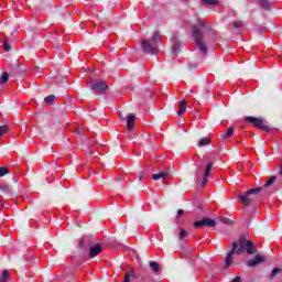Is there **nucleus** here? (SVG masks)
<instances>
[{
    "mask_svg": "<svg viewBox=\"0 0 282 282\" xmlns=\"http://www.w3.org/2000/svg\"><path fill=\"white\" fill-rule=\"evenodd\" d=\"M128 131H132L135 127V115L129 113L127 119Z\"/></svg>",
    "mask_w": 282,
    "mask_h": 282,
    "instance_id": "14",
    "label": "nucleus"
},
{
    "mask_svg": "<svg viewBox=\"0 0 282 282\" xmlns=\"http://www.w3.org/2000/svg\"><path fill=\"white\" fill-rule=\"evenodd\" d=\"M245 122L252 124V127H256V129H261L262 131H265V133H270L272 131V128H270V126L263 124V119L261 118L245 117Z\"/></svg>",
    "mask_w": 282,
    "mask_h": 282,
    "instance_id": "6",
    "label": "nucleus"
},
{
    "mask_svg": "<svg viewBox=\"0 0 282 282\" xmlns=\"http://www.w3.org/2000/svg\"><path fill=\"white\" fill-rule=\"evenodd\" d=\"M8 80H10V74L8 73H2V75L0 76V85H6V83H8Z\"/></svg>",
    "mask_w": 282,
    "mask_h": 282,
    "instance_id": "20",
    "label": "nucleus"
},
{
    "mask_svg": "<svg viewBox=\"0 0 282 282\" xmlns=\"http://www.w3.org/2000/svg\"><path fill=\"white\" fill-rule=\"evenodd\" d=\"M210 144V140L208 138H202L198 141L197 147H208Z\"/></svg>",
    "mask_w": 282,
    "mask_h": 282,
    "instance_id": "22",
    "label": "nucleus"
},
{
    "mask_svg": "<svg viewBox=\"0 0 282 282\" xmlns=\"http://www.w3.org/2000/svg\"><path fill=\"white\" fill-rule=\"evenodd\" d=\"M257 254V249H254V242L248 240L246 236H240L237 241L231 243V250L228 251L225 258V268H230L232 265V254Z\"/></svg>",
    "mask_w": 282,
    "mask_h": 282,
    "instance_id": "1",
    "label": "nucleus"
},
{
    "mask_svg": "<svg viewBox=\"0 0 282 282\" xmlns=\"http://www.w3.org/2000/svg\"><path fill=\"white\" fill-rule=\"evenodd\" d=\"M150 268L152 270V272H160V264L155 261H150Z\"/></svg>",
    "mask_w": 282,
    "mask_h": 282,
    "instance_id": "21",
    "label": "nucleus"
},
{
    "mask_svg": "<svg viewBox=\"0 0 282 282\" xmlns=\"http://www.w3.org/2000/svg\"><path fill=\"white\" fill-rule=\"evenodd\" d=\"M41 74H42V73L40 72V73H37L36 75H37V76H41Z\"/></svg>",
    "mask_w": 282,
    "mask_h": 282,
    "instance_id": "42",
    "label": "nucleus"
},
{
    "mask_svg": "<svg viewBox=\"0 0 282 282\" xmlns=\"http://www.w3.org/2000/svg\"><path fill=\"white\" fill-rule=\"evenodd\" d=\"M198 25H199L200 28H206V21H204V20H198Z\"/></svg>",
    "mask_w": 282,
    "mask_h": 282,
    "instance_id": "33",
    "label": "nucleus"
},
{
    "mask_svg": "<svg viewBox=\"0 0 282 282\" xmlns=\"http://www.w3.org/2000/svg\"><path fill=\"white\" fill-rule=\"evenodd\" d=\"M171 41L173 43L172 44V54H173V56H177V53L182 51V42L177 37V33H172Z\"/></svg>",
    "mask_w": 282,
    "mask_h": 282,
    "instance_id": "9",
    "label": "nucleus"
},
{
    "mask_svg": "<svg viewBox=\"0 0 282 282\" xmlns=\"http://www.w3.org/2000/svg\"><path fill=\"white\" fill-rule=\"evenodd\" d=\"M202 170L200 169H198L196 172H195V177H199V172H200Z\"/></svg>",
    "mask_w": 282,
    "mask_h": 282,
    "instance_id": "37",
    "label": "nucleus"
},
{
    "mask_svg": "<svg viewBox=\"0 0 282 282\" xmlns=\"http://www.w3.org/2000/svg\"><path fill=\"white\" fill-rule=\"evenodd\" d=\"M186 112V100H182L178 107L177 116H184Z\"/></svg>",
    "mask_w": 282,
    "mask_h": 282,
    "instance_id": "19",
    "label": "nucleus"
},
{
    "mask_svg": "<svg viewBox=\"0 0 282 282\" xmlns=\"http://www.w3.org/2000/svg\"><path fill=\"white\" fill-rule=\"evenodd\" d=\"M204 226H206L207 228H215V226H217V221L215 219L205 217L200 220H196L193 223V227L194 228H204Z\"/></svg>",
    "mask_w": 282,
    "mask_h": 282,
    "instance_id": "8",
    "label": "nucleus"
},
{
    "mask_svg": "<svg viewBox=\"0 0 282 282\" xmlns=\"http://www.w3.org/2000/svg\"><path fill=\"white\" fill-rule=\"evenodd\" d=\"M0 191H2V193L7 195V197H12V195H14V191L12 189V187L6 183L0 184Z\"/></svg>",
    "mask_w": 282,
    "mask_h": 282,
    "instance_id": "13",
    "label": "nucleus"
},
{
    "mask_svg": "<svg viewBox=\"0 0 282 282\" xmlns=\"http://www.w3.org/2000/svg\"><path fill=\"white\" fill-rule=\"evenodd\" d=\"M257 3L262 10H270V8H272V2H270V0H257Z\"/></svg>",
    "mask_w": 282,
    "mask_h": 282,
    "instance_id": "16",
    "label": "nucleus"
},
{
    "mask_svg": "<svg viewBox=\"0 0 282 282\" xmlns=\"http://www.w3.org/2000/svg\"><path fill=\"white\" fill-rule=\"evenodd\" d=\"M204 6H219V1L217 0H200Z\"/></svg>",
    "mask_w": 282,
    "mask_h": 282,
    "instance_id": "24",
    "label": "nucleus"
},
{
    "mask_svg": "<svg viewBox=\"0 0 282 282\" xmlns=\"http://www.w3.org/2000/svg\"><path fill=\"white\" fill-rule=\"evenodd\" d=\"M210 171H213V163H208L205 167L202 186H206V184H208V177L210 176Z\"/></svg>",
    "mask_w": 282,
    "mask_h": 282,
    "instance_id": "12",
    "label": "nucleus"
},
{
    "mask_svg": "<svg viewBox=\"0 0 282 282\" xmlns=\"http://www.w3.org/2000/svg\"><path fill=\"white\" fill-rule=\"evenodd\" d=\"M142 180H144V172H141L139 174V182H142Z\"/></svg>",
    "mask_w": 282,
    "mask_h": 282,
    "instance_id": "35",
    "label": "nucleus"
},
{
    "mask_svg": "<svg viewBox=\"0 0 282 282\" xmlns=\"http://www.w3.org/2000/svg\"><path fill=\"white\" fill-rule=\"evenodd\" d=\"M96 243V238L93 235L83 236L79 239L78 248L82 252H87Z\"/></svg>",
    "mask_w": 282,
    "mask_h": 282,
    "instance_id": "7",
    "label": "nucleus"
},
{
    "mask_svg": "<svg viewBox=\"0 0 282 282\" xmlns=\"http://www.w3.org/2000/svg\"><path fill=\"white\" fill-rule=\"evenodd\" d=\"M230 282H241V275H237Z\"/></svg>",
    "mask_w": 282,
    "mask_h": 282,
    "instance_id": "34",
    "label": "nucleus"
},
{
    "mask_svg": "<svg viewBox=\"0 0 282 282\" xmlns=\"http://www.w3.org/2000/svg\"><path fill=\"white\" fill-rule=\"evenodd\" d=\"M241 25H243V23L241 21L234 22L235 30H239V28H241Z\"/></svg>",
    "mask_w": 282,
    "mask_h": 282,
    "instance_id": "31",
    "label": "nucleus"
},
{
    "mask_svg": "<svg viewBox=\"0 0 282 282\" xmlns=\"http://www.w3.org/2000/svg\"><path fill=\"white\" fill-rule=\"evenodd\" d=\"M119 118L122 120V111H119Z\"/></svg>",
    "mask_w": 282,
    "mask_h": 282,
    "instance_id": "40",
    "label": "nucleus"
},
{
    "mask_svg": "<svg viewBox=\"0 0 282 282\" xmlns=\"http://www.w3.org/2000/svg\"><path fill=\"white\" fill-rule=\"evenodd\" d=\"M10 279V273L8 270L2 271V275L0 276V282H8Z\"/></svg>",
    "mask_w": 282,
    "mask_h": 282,
    "instance_id": "23",
    "label": "nucleus"
},
{
    "mask_svg": "<svg viewBox=\"0 0 282 282\" xmlns=\"http://www.w3.org/2000/svg\"><path fill=\"white\" fill-rule=\"evenodd\" d=\"M74 133H76V135H80V129L75 130Z\"/></svg>",
    "mask_w": 282,
    "mask_h": 282,
    "instance_id": "38",
    "label": "nucleus"
},
{
    "mask_svg": "<svg viewBox=\"0 0 282 282\" xmlns=\"http://www.w3.org/2000/svg\"><path fill=\"white\" fill-rule=\"evenodd\" d=\"M182 215H184V209H178L176 217H180V216H182Z\"/></svg>",
    "mask_w": 282,
    "mask_h": 282,
    "instance_id": "36",
    "label": "nucleus"
},
{
    "mask_svg": "<svg viewBox=\"0 0 282 282\" xmlns=\"http://www.w3.org/2000/svg\"><path fill=\"white\" fill-rule=\"evenodd\" d=\"M281 279L282 278V269L281 268H274L271 271V274L269 275L270 281H274V279Z\"/></svg>",
    "mask_w": 282,
    "mask_h": 282,
    "instance_id": "15",
    "label": "nucleus"
},
{
    "mask_svg": "<svg viewBox=\"0 0 282 282\" xmlns=\"http://www.w3.org/2000/svg\"><path fill=\"white\" fill-rule=\"evenodd\" d=\"M184 1H188V0H184Z\"/></svg>",
    "mask_w": 282,
    "mask_h": 282,
    "instance_id": "45",
    "label": "nucleus"
},
{
    "mask_svg": "<svg viewBox=\"0 0 282 282\" xmlns=\"http://www.w3.org/2000/svg\"><path fill=\"white\" fill-rule=\"evenodd\" d=\"M55 50H61V45L56 44Z\"/></svg>",
    "mask_w": 282,
    "mask_h": 282,
    "instance_id": "39",
    "label": "nucleus"
},
{
    "mask_svg": "<svg viewBox=\"0 0 282 282\" xmlns=\"http://www.w3.org/2000/svg\"><path fill=\"white\" fill-rule=\"evenodd\" d=\"M89 89L96 94V96H100V94L107 91V82L105 79H91L88 84Z\"/></svg>",
    "mask_w": 282,
    "mask_h": 282,
    "instance_id": "5",
    "label": "nucleus"
},
{
    "mask_svg": "<svg viewBox=\"0 0 282 282\" xmlns=\"http://www.w3.org/2000/svg\"><path fill=\"white\" fill-rule=\"evenodd\" d=\"M166 177H169V172L164 171V172H160L158 174H153L152 175V180L158 181V180H166Z\"/></svg>",
    "mask_w": 282,
    "mask_h": 282,
    "instance_id": "17",
    "label": "nucleus"
},
{
    "mask_svg": "<svg viewBox=\"0 0 282 282\" xmlns=\"http://www.w3.org/2000/svg\"><path fill=\"white\" fill-rule=\"evenodd\" d=\"M162 44V35L160 31H154L152 34V43L149 40H145L141 43V47L144 54H152L155 56L158 54V46Z\"/></svg>",
    "mask_w": 282,
    "mask_h": 282,
    "instance_id": "3",
    "label": "nucleus"
},
{
    "mask_svg": "<svg viewBox=\"0 0 282 282\" xmlns=\"http://www.w3.org/2000/svg\"><path fill=\"white\" fill-rule=\"evenodd\" d=\"M131 276H135V272H133V271H128V272L126 273V276H124L123 282H131Z\"/></svg>",
    "mask_w": 282,
    "mask_h": 282,
    "instance_id": "26",
    "label": "nucleus"
},
{
    "mask_svg": "<svg viewBox=\"0 0 282 282\" xmlns=\"http://www.w3.org/2000/svg\"><path fill=\"white\" fill-rule=\"evenodd\" d=\"M192 34L195 39V43L199 51L202 52L203 56H207L208 54V46L204 43V36L202 35V31L197 28V25L192 26Z\"/></svg>",
    "mask_w": 282,
    "mask_h": 282,
    "instance_id": "4",
    "label": "nucleus"
},
{
    "mask_svg": "<svg viewBox=\"0 0 282 282\" xmlns=\"http://www.w3.org/2000/svg\"><path fill=\"white\" fill-rule=\"evenodd\" d=\"M3 50H4V52H10V42H8V41L3 42Z\"/></svg>",
    "mask_w": 282,
    "mask_h": 282,
    "instance_id": "30",
    "label": "nucleus"
},
{
    "mask_svg": "<svg viewBox=\"0 0 282 282\" xmlns=\"http://www.w3.org/2000/svg\"><path fill=\"white\" fill-rule=\"evenodd\" d=\"M184 237H186V229H181V232L178 235V239H184Z\"/></svg>",
    "mask_w": 282,
    "mask_h": 282,
    "instance_id": "32",
    "label": "nucleus"
},
{
    "mask_svg": "<svg viewBox=\"0 0 282 282\" xmlns=\"http://www.w3.org/2000/svg\"><path fill=\"white\" fill-rule=\"evenodd\" d=\"M4 133H8V126H0V138H1Z\"/></svg>",
    "mask_w": 282,
    "mask_h": 282,
    "instance_id": "29",
    "label": "nucleus"
},
{
    "mask_svg": "<svg viewBox=\"0 0 282 282\" xmlns=\"http://www.w3.org/2000/svg\"><path fill=\"white\" fill-rule=\"evenodd\" d=\"M8 173H10V170H8V167H0V177H3V175H8Z\"/></svg>",
    "mask_w": 282,
    "mask_h": 282,
    "instance_id": "27",
    "label": "nucleus"
},
{
    "mask_svg": "<svg viewBox=\"0 0 282 282\" xmlns=\"http://www.w3.org/2000/svg\"><path fill=\"white\" fill-rule=\"evenodd\" d=\"M235 134V128L234 127H229L227 129V132L225 134H221V138H224V140H230V137Z\"/></svg>",
    "mask_w": 282,
    "mask_h": 282,
    "instance_id": "18",
    "label": "nucleus"
},
{
    "mask_svg": "<svg viewBox=\"0 0 282 282\" xmlns=\"http://www.w3.org/2000/svg\"><path fill=\"white\" fill-rule=\"evenodd\" d=\"M0 206H3V204H2V203H0Z\"/></svg>",
    "mask_w": 282,
    "mask_h": 282,
    "instance_id": "44",
    "label": "nucleus"
},
{
    "mask_svg": "<svg viewBox=\"0 0 282 282\" xmlns=\"http://www.w3.org/2000/svg\"><path fill=\"white\" fill-rule=\"evenodd\" d=\"M56 100V96L54 95H48L47 97L44 98V102H46V105H52V102H54Z\"/></svg>",
    "mask_w": 282,
    "mask_h": 282,
    "instance_id": "25",
    "label": "nucleus"
},
{
    "mask_svg": "<svg viewBox=\"0 0 282 282\" xmlns=\"http://www.w3.org/2000/svg\"><path fill=\"white\" fill-rule=\"evenodd\" d=\"M88 257L89 259H94L95 257H98L100 252H102V246L100 245H93L89 249Z\"/></svg>",
    "mask_w": 282,
    "mask_h": 282,
    "instance_id": "11",
    "label": "nucleus"
},
{
    "mask_svg": "<svg viewBox=\"0 0 282 282\" xmlns=\"http://www.w3.org/2000/svg\"><path fill=\"white\" fill-rule=\"evenodd\" d=\"M69 14H70L69 12H66V15H67V17H69Z\"/></svg>",
    "mask_w": 282,
    "mask_h": 282,
    "instance_id": "41",
    "label": "nucleus"
},
{
    "mask_svg": "<svg viewBox=\"0 0 282 282\" xmlns=\"http://www.w3.org/2000/svg\"><path fill=\"white\" fill-rule=\"evenodd\" d=\"M276 182V176H271L267 183H264L263 187H256L248 189L245 194L238 196V202H241L243 206L248 207L251 204H254V202H259L263 195H265V192H263V188H268L269 186H272V184Z\"/></svg>",
    "mask_w": 282,
    "mask_h": 282,
    "instance_id": "2",
    "label": "nucleus"
},
{
    "mask_svg": "<svg viewBox=\"0 0 282 282\" xmlns=\"http://www.w3.org/2000/svg\"><path fill=\"white\" fill-rule=\"evenodd\" d=\"M259 263H265V257L257 254L253 259L247 261L248 268H256Z\"/></svg>",
    "mask_w": 282,
    "mask_h": 282,
    "instance_id": "10",
    "label": "nucleus"
},
{
    "mask_svg": "<svg viewBox=\"0 0 282 282\" xmlns=\"http://www.w3.org/2000/svg\"><path fill=\"white\" fill-rule=\"evenodd\" d=\"M195 166H199V164L195 163Z\"/></svg>",
    "mask_w": 282,
    "mask_h": 282,
    "instance_id": "43",
    "label": "nucleus"
},
{
    "mask_svg": "<svg viewBox=\"0 0 282 282\" xmlns=\"http://www.w3.org/2000/svg\"><path fill=\"white\" fill-rule=\"evenodd\" d=\"M221 224H225L226 226H230V224H232V220H230V218H220Z\"/></svg>",
    "mask_w": 282,
    "mask_h": 282,
    "instance_id": "28",
    "label": "nucleus"
}]
</instances>
